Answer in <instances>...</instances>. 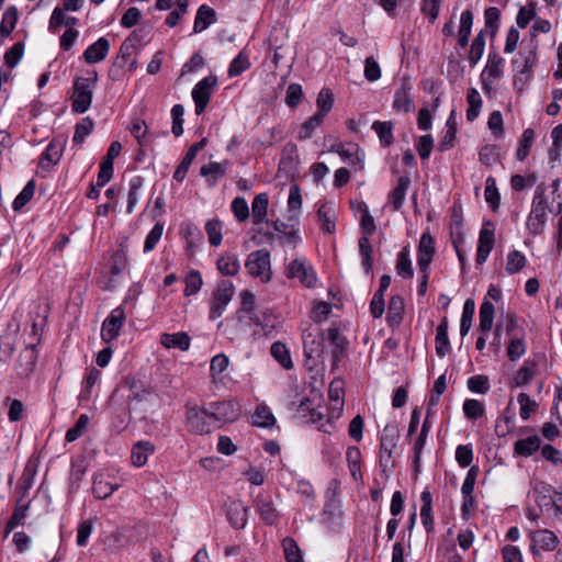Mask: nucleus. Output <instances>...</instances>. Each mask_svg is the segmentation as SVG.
Wrapping results in <instances>:
<instances>
[{
	"instance_id": "27",
	"label": "nucleus",
	"mask_w": 562,
	"mask_h": 562,
	"mask_svg": "<svg viewBox=\"0 0 562 562\" xmlns=\"http://www.w3.org/2000/svg\"><path fill=\"white\" fill-rule=\"evenodd\" d=\"M216 21V12L211 7L203 4L199 8L195 20L193 31L194 33H201L206 30L211 24Z\"/></svg>"
},
{
	"instance_id": "49",
	"label": "nucleus",
	"mask_w": 562,
	"mask_h": 562,
	"mask_svg": "<svg viewBox=\"0 0 562 562\" xmlns=\"http://www.w3.org/2000/svg\"><path fill=\"white\" fill-rule=\"evenodd\" d=\"M35 192V180L31 179L23 190L18 194L12 203V207L14 211L19 212L33 198Z\"/></svg>"
},
{
	"instance_id": "20",
	"label": "nucleus",
	"mask_w": 562,
	"mask_h": 562,
	"mask_svg": "<svg viewBox=\"0 0 562 562\" xmlns=\"http://www.w3.org/2000/svg\"><path fill=\"white\" fill-rule=\"evenodd\" d=\"M206 142V138H202L201 140L190 146L186 156L183 157L182 161L180 162V165L178 166L173 173V179L176 181L181 182L184 180L192 161L196 157V154L205 147Z\"/></svg>"
},
{
	"instance_id": "13",
	"label": "nucleus",
	"mask_w": 562,
	"mask_h": 562,
	"mask_svg": "<svg viewBox=\"0 0 562 562\" xmlns=\"http://www.w3.org/2000/svg\"><path fill=\"white\" fill-rule=\"evenodd\" d=\"M331 151L337 153L344 161L355 167L356 170L363 169L364 153L359 148L357 144H338L333 146Z\"/></svg>"
},
{
	"instance_id": "9",
	"label": "nucleus",
	"mask_w": 562,
	"mask_h": 562,
	"mask_svg": "<svg viewBox=\"0 0 562 562\" xmlns=\"http://www.w3.org/2000/svg\"><path fill=\"white\" fill-rule=\"evenodd\" d=\"M216 83L217 78L215 76H207L194 86L192 90V98L195 103V113L198 115L204 112Z\"/></svg>"
},
{
	"instance_id": "22",
	"label": "nucleus",
	"mask_w": 562,
	"mask_h": 562,
	"mask_svg": "<svg viewBox=\"0 0 562 562\" xmlns=\"http://www.w3.org/2000/svg\"><path fill=\"white\" fill-rule=\"evenodd\" d=\"M317 220L321 229L326 234H334L336 231V212L331 204L323 203L317 210Z\"/></svg>"
},
{
	"instance_id": "54",
	"label": "nucleus",
	"mask_w": 562,
	"mask_h": 562,
	"mask_svg": "<svg viewBox=\"0 0 562 562\" xmlns=\"http://www.w3.org/2000/svg\"><path fill=\"white\" fill-rule=\"evenodd\" d=\"M89 420L90 418L88 415H80L76 424L67 430L65 439L68 442H72L81 437L88 427Z\"/></svg>"
},
{
	"instance_id": "45",
	"label": "nucleus",
	"mask_w": 562,
	"mask_h": 562,
	"mask_svg": "<svg viewBox=\"0 0 562 562\" xmlns=\"http://www.w3.org/2000/svg\"><path fill=\"white\" fill-rule=\"evenodd\" d=\"M128 542L123 530H116L104 539V550L110 553L119 552Z\"/></svg>"
},
{
	"instance_id": "21",
	"label": "nucleus",
	"mask_w": 562,
	"mask_h": 562,
	"mask_svg": "<svg viewBox=\"0 0 562 562\" xmlns=\"http://www.w3.org/2000/svg\"><path fill=\"white\" fill-rule=\"evenodd\" d=\"M110 49V42L105 37H100L97 42L89 45L83 53V58L88 64H97L102 61Z\"/></svg>"
},
{
	"instance_id": "62",
	"label": "nucleus",
	"mask_w": 562,
	"mask_h": 562,
	"mask_svg": "<svg viewBox=\"0 0 562 562\" xmlns=\"http://www.w3.org/2000/svg\"><path fill=\"white\" fill-rule=\"evenodd\" d=\"M203 284L202 277L199 271L191 270L186 277L184 295L190 296L196 294Z\"/></svg>"
},
{
	"instance_id": "50",
	"label": "nucleus",
	"mask_w": 562,
	"mask_h": 562,
	"mask_svg": "<svg viewBox=\"0 0 562 562\" xmlns=\"http://www.w3.org/2000/svg\"><path fill=\"white\" fill-rule=\"evenodd\" d=\"M475 311V303L472 299H468L463 305V312L460 323V334L464 337L472 326V318Z\"/></svg>"
},
{
	"instance_id": "19",
	"label": "nucleus",
	"mask_w": 562,
	"mask_h": 562,
	"mask_svg": "<svg viewBox=\"0 0 562 562\" xmlns=\"http://www.w3.org/2000/svg\"><path fill=\"white\" fill-rule=\"evenodd\" d=\"M412 87L407 80L402 81L401 88L394 93L393 109L397 112L409 113L414 111L415 104L411 94Z\"/></svg>"
},
{
	"instance_id": "34",
	"label": "nucleus",
	"mask_w": 562,
	"mask_h": 562,
	"mask_svg": "<svg viewBox=\"0 0 562 562\" xmlns=\"http://www.w3.org/2000/svg\"><path fill=\"white\" fill-rule=\"evenodd\" d=\"M372 130L376 133L382 146L389 147L393 144V123L391 121H374Z\"/></svg>"
},
{
	"instance_id": "4",
	"label": "nucleus",
	"mask_w": 562,
	"mask_h": 562,
	"mask_svg": "<svg viewBox=\"0 0 562 562\" xmlns=\"http://www.w3.org/2000/svg\"><path fill=\"white\" fill-rule=\"evenodd\" d=\"M324 333L319 328L308 329L303 333V346L306 363L311 369L323 362L324 358Z\"/></svg>"
},
{
	"instance_id": "51",
	"label": "nucleus",
	"mask_w": 562,
	"mask_h": 562,
	"mask_svg": "<svg viewBox=\"0 0 562 562\" xmlns=\"http://www.w3.org/2000/svg\"><path fill=\"white\" fill-rule=\"evenodd\" d=\"M535 139V132L532 128H527L524 131L520 139H519V146L516 151V157L519 161H522L526 159V157L529 154V150L532 146Z\"/></svg>"
},
{
	"instance_id": "30",
	"label": "nucleus",
	"mask_w": 562,
	"mask_h": 562,
	"mask_svg": "<svg viewBox=\"0 0 562 562\" xmlns=\"http://www.w3.org/2000/svg\"><path fill=\"white\" fill-rule=\"evenodd\" d=\"M541 440L538 436H529L525 439H519L514 445V451L521 457H530L540 448Z\"/></svg>"
},
{
	"instance_id": "41",
	"label": "nucleus",
	"mask_w": 562,
	"mask_h": 562,
	"mask_svg": "<svg viewBox=\"0 0 562 562\" xmlns=\"http://www.w3.org/2000/svg\"><path fill=\"white\" fill-rule=\"evenodd\" d=\"M271 356L285 369L290 370L293 368V362L290 356V351L286 346L281 341L272 344L270 349Z\"/></svg>"
},
{
	"instance_id": "23",
	"label": "nucleus",
	"mask_w": 562,
	"mask_h": 562,
	"mask_svg": "<svg viewBox=\"0 0 562 562\" xmlns=\"http://www.w3.org/2000/svg\"><path fill=\"white\" fill-rule=\"evenodd\" d=\"M409 186L411 178L408 176H401L397 179L395 188L389 194V201L394 211L402 209Z\"/></svg>"
},
{
	"instance_id": "63",
	"label": "nucleus",
	"mask_w": 562,
	"mask_h": 562,
	"mask_svg": "<svg viewBox=\"0 0 562 562\" xmlns=\"http://www.w3.org/2000/svg\"><path fill=\"white\" fill-rule=\"evenodd\" d=\"M468 389L471 392L485 394L490 390V379L487 375L477 374L468 379Z\"/></svg>"
},
{
	"instance_id": "2",
	"label": "nucleus",
	"mask_w": 562,
	"mask_h": 562,
	"mask_svg": "<svg viewBox=\"0 0 562 562\" xmlns=\"http://www.w3.org/2000/svg\"><path fill=\"white\" fill-rule=\"evenodd\" d=\"M362 216L360 226L366 236H362L358 240L359 254L362 258V266L367 273L372 271L373 261H372V246L369 240V236L373 235L376 226L373 217L371 216L368 206L366 204L361 207Z\"/></svg>"
},
{
	"instance_id": "25",
	"label": "nucleus",
	"mask_w": 562,
	"mask_h": 562,
	"mask_svg": "<svg viewBox=\"0 0 562 562\" xmlns=\"http://www.w3.org/2000/svg\"><path fill=\"white\" fill-rule=\"evenodd\" d=\"M269 196L267 193H259L251 203L252 223L259 225L267 223Z\"/></svg>"
},
{
	"instance_id": "59",
	"label": "nucleus",
	"mask_w": 562,
	"mask_h": 562,
	"mask_svg": "<svg viewBox=\"0 0 562 562\" xmlns=\"http://www.w3.org/2000/svg\"><path fill=\"white\" fill-rule=\"evenodd\" d=\"M323 122L324 117L315 113L301 126L299 138L302 140L311 138L314 134V131L319 127Z\"/></svg>"
},
{
	"instance_id": "39",
	"label": "nucleus",
	"mask_w": 562,
	"mask_h": 562,
	"mask_svg": "<svg viewBox=\"0 0 562 562\" xmlns=\"http://www.w3.org/2000/svg\"><path fill=\"white\" fill-rule=\"evenodd\" d=\"M422 502L420 518L426 531L429 533L435 529L431 494H422Z\"/></svg>"
},
{
	"instance_id": "7",
	"label": "nucleus",
	"mask_w": 562,
	"mask_h": 562,
	"mask_svg": "<svg viewBox=\"0 0 562 562\" xmlns=\"http://www.w3.org/2000/svg\"><path fill=\"white\" fill-rule=\"evenodd\" d=\"M245 267L248 272L256 278L267 282L271 279L270 252L266 249H259L248 255Z\"/></svg>"
},
{
	"instance_id": "6",
	"label": "nucleus",
	"mask_w": 562,
	"mask_h": 562,
	"mask_svg": "<svg viewBox=\"0 0 562 562\" xmlns=\"http://www.w3.org/2000/svg\"><path fill=\"white\" fill-rule=\"evenodd\" d=\"M209 406L211 417L213 418L216 428L222 424L234 423L237 420L241 409L240 404L234 400L212 402Z\"/></svg>"
},
{
	"instance_id": "56",
	"label": "nucleus",
	"mask_w": 562,
	"mask_h": 562,
	"mask_svg": "<svg viewBox=\"0 0 562 562\" xmlns=\"http://www.w3.org/2000/svg\"><path fill=\"white\" fill-rule=\"evenodd\" d=\"M484 412V405L479 400L468 398L463 403V413L471 420L481 418Z\"/></svg>"
},
{
	"instance_id": "58",
	"label": "nucleus",
	"mask_w": 562,
	"mask_h": 562,
	"mask_svg": "<svg viewBox=\"0 0 562 562\" xmlns=\"http://www.w3.org/2000/svg\"><path fill=\"white\" fill-rule=\"evenodd\" d=\"M316 104L318 112L316 114L325 117L334 104V94L329 89H322L317 95Z\"/></svg>"
},
{
	"instance_id": "28",
	"label": "nucleus",
	"mask_w": 562,
	"mask_h": 562,
	"mask_svg": "<svg viewBox=\"0 0 562 562\" xmlns=\"http://www.w3.org/2000/svg\"><path fill=\"white\" fill-rule=\"evenodd\" d=\"M31 504L30 499H25L24 495H22L18 502L16 507L14 509L13 515L11 516L10 520L7 524V528L4 531V537L7 538L9 533L19 525H21L25 518L26 510L29 509V506Z\"/></svg>"
},
{
	"instance_id": "52",
	"label": "nucleus",
	"mask_w": 562,
	"mask_h": 562,
	"mask_svg": "<svg viewBox=\"0 0 562 562\" xmlns=\"http://www.w3.org/2000/svg\"><path fill=\"white\" fill-rule=\"evenodd\" d=\"M18 21V11L15 7H9L2 16V21L0 23V34L2 36H8L11 34L13 29L15 27Z\"/></svg>"
},
{
	"instance_id": "24",
	"label": "nucleus",
	"mask_w": 562,
	"mask_h": 562,
	"mask_svg": "<svg viewBox=\"0 0 562 562\" xmlns=\"http://www.w3.org/2000/svg\"><path fill=\"white\" fill-rule=\"evenodd\" d=\"M248 509L237 501L232 502L227 507V518L235 529H243L247 524Z\"/></svg>"
},
{
	"instance_id": "10",
	"label": "nucleus",
	"mask_w": 562,
	"mask_h": 562,
	"mask_svg": "<svg viewBox=\"0 0 562 562\" xmlns=\"http://www.w3.org/2000/svg\"><path fill=\"white\" fill-rule=\"evenodd\" d=\"M400 438V430L396 425L389 424L383 428L380 442V462L386 468L391 461L392 452Z\"/></svg>"
},
{
	"instance_id": "35",
	"label": "nucleus",
	"mask_w": 562,
	"mask_h": 562,
	"mask_svg": "<svg viewBox=\"0 0 562 562\" xmlns=\"http://www.w3.org/2000/svg\"><path fill=\"white\" fill-rule=\"evenodd\" d=\"M436 352L439 357L446 356L449 350V338H448V319L443 317L441 323L436 329Z\"/></svg>"
},
{
	"instance_id": "64",
	"label": "nucleus",
	"mask_w": 562,
	"mask_h": 562,
	"mask_svg": "<svg viewBox=\"0 0 562 562\" xmlns=\"http://www.w3.org/2000/svg\"><path fill=\"white\" fill-rule=\"evenodd\" d=\"M258 510H259L261 519L266 524L273 525L277 522L279 515L270 502L260 499L258 503Z\"/></svg>"
},
{
	"instance_id": "46",
	"label": "nucleus",
	"mask_w": 562,
	"mask_h": 562,
	"mask_svg": "<svg viewBox=\"0 0 562 562\" xmlns=\"http://www.w3.org/2000/svg\"><path fill=\"white\" fill-rule=\"evenodd\" d=\"M346 458H347L350 474L352 475L355 481H358L359 479H361V471H360L361 452H360L359 448L349 447L346 452Z\"/></svg>"
},
{
	"instance_id": "57",
	"label": "nucleus",
	"mask_w": 562,
	"mask_h": 562,
	"mask_svg": "<svg viewBox=\"0 0 562 562\" xmlns=\"http://www.w3.org/2000/svg\"><path fill=\"white\" fill-rule=\"evenodd\" d=\"M93 126L94 123L90 117H83L76 124L72 142L75 144H82L85 138L92 132Z\"/></svg>"
},
{
	"instance_id": "16",
	"label": "nucleus",
	"mask_w": 562,
	"mask_h": 562,
	"mask_svg": "<svg viewBox=\"0 0 562 562\" xmlns=\"http://www.w3.org/2000/svg\"><path fill=\"white\" fill-rule=\"evenodd\" d=\"M64 151V145L60 142L52 140L46 147L45 151L41 155L40 160L37 161V169H42L43 171H49L50 167L56 166ZM40 171L37 170V176Z\"/></svg>"
},
{
	"instance_id": "11",
	"label": "nucleus",
	"mask_w": 562,
	"mask_h": 562,
	"mask_svg": "<svg viewBox=\"0 0 562 562\" xmlns=\"http://www.w3.org/2000/svg\"><path fill=\"white\" fill-rule=\"evenodd\" d=\"M495 244V228L490 221L484 222L480 231L479 245L476 251V263L483 265L491 254Z\"/></svg>"
},
{
	"instance_id": "8",
	"label": "nucleus",
	"mask_w": 562,
	"mask_h": 562,
	"mask_svg": "<svg viewBox=\"0 0 562 562\" xmlns=\"http://www.w3.org/2000/svg\"><path fill=\"white\" fill-rule=\"evenodd\" d=\"M92 80L89 78L79 77L74 83L72 111L76 113H85L92 102Z\"/></svg>"
},
{
	"instance_id": "37",
	"label": "nucleus",
	"mask_w": 562,
	"mask_h": 562,
	"mask_svg": "<svg viewBox=\"0 0 562 562\" xmlns=\"http://www.w3.org/2000/svg\"><path fill=\"white\" fill-rule=\"evenodd\" d=\"M494 314H495L494 305L490 301L484 300L480 306L479 330L482 334H486L487 331L491 330V328L493 326Z\"/></svg>"
},
{
	"instance_id": "60",
	"label": "nucleus",
	"mask_w": 562,
	"mask_h": 562,
	"mask_svg": "<svg viewBox=\"0 0 562 562\" xmlns=\"http://www.w3.org/2000/svg\"><path fill=\"white\" fill-rule=\"evenodd\" d=\"M526 266V257L518 250H513L507 255L506 272L514 274Z\"/></svg>"
},
{
	"instance_id": "18",
	"label": "nucleus",
	"mask_w": 562,
	"mask_h": 562,
	"mask_svg": "<svg viewBox=\"0 0 562 562\" xmlns=\"http://www.w3.org/2000/svg\"><path fill=\"white\" fill-rule=\"evenodd\" d=\"M530 537L532 541L531 551L533 554H539L537 546H539L544 551H552L559 544V539L555 533L548 529L532 531Z\"/></svg>"
},
{
	"instance_id": "15",
	"label": "nucleus",
	"mask_w": 562,
	"mask_h": 562,
	"mask_svg": "<svg viewBox=\"0 0 562 562\" xmlns=\"http://www.w3.org/2000/svg\"><path fill=\"white\" fill-rule=\"evenodd\" d=\"M435 251V239L428 232H425L419 239L417 249V263L420 272H425V270H428V267L432 261Z\"/></svg>"
},
{
	"instance_id": "14",
	"label": "nucleus",
	"mask_w": 562,
	"mask_h": 562,
	"mask_svg": "<svg viewBox=\"0 0 562 562\" xmlns=\"http://www.w3.org/2000/svg\"><path fill=\"white\" fill-rule=\"evenodd\" d=\"M288 278L299 279L302 284L307 288L313 286L316 283V274L311 266H306L301 259H294L288 267Z\"/></svg>"
},
{
	"instance_id": "42",
	"label": "nucleus",
	"mask_w": 562,
	"mask_h": 562,
	"mask_svg": "<svg viewBox=\"0 0 562 562\" xmlns=\"http://www.w3.org/2000/svg\"><path fill=\"white\" fill-rule=\"evenodd\" d=\"M485 49V34L484 31H480L474 40L472 41L468 60L470 65L475 66L482 58Z\"/></svg>"
},
{
	"instance_id": "44",
	"label": "nucleus",
	"mask_w": 562,
	"mask_h": 562,
	"mask_svg": "<svg viewBox=\"0 0 562 562\" xmlns=\"http://www.w3.org/2000/svg\"><path fill=\"white\" fill-rule=\"evenodd\" d=\"M282 548L286 562H304L302 551L293 538H284L282 540Z\"/></svg>"
},
{
	"instance_id": "1",
	"label": "nucleus",
	"mask_w": 562,
	"mask_h": 562,
	"mask_svg": "<svg viewBox=\"0 0 562 562\" xmlns=\"http://www.w3.org/2000/svg\"><path fill=\"white\" fill-rule=\"evenodd\" d=\"M186 426L195 435H207L216 429L210 414V406H200L192 401L186 403Z\"/></svg>"
},
{
	"instance_id": "32",
	"label": "nucleus",
	"mask_w": 562,
	"mask_h": 562,
	"mask_svg": "<svg viewBox=\"0 0 562 562\" xmlns=\"http://www.w3.org/2000/svg\"><path fill=\"white\" fill-rule=\"evenodd\" d=\"M153 452L154 446L149 441H139L135 443L131 453L132 463L135 467H143Z\"/></svg>"
},
{
	"instance_id": "3",
	"label": "nucleus",
	"mask_w": 562,
	"mask_h": 562,
	"mask_svg": "<svg viewBox=\"0 0 562 562\" xmlns=\"http://www.w3.org/2000/svg\"><path fill=\"white\" fill-rule=\"evenodd\" d=\"M547 210L546 186L541 183L536 189L527 221V226L533 235L542 234L547 222Z\"/></svg>"
},
{
	"instance_id": "26",
	"label": "nucleus",
	"mask_w": 562,
	"mask_h": 562,
	"mask_svg": "<svg viewBox=\"0 0 562 562\" xmlns=\"http://www.w3.org/2000/svg\"><path fill=\"white\" fill-rule=\"evenodd\" d=\"M190 336L184 331H178L175 334H162L160 336V344L170 349V348H178L182 351H186L190 347Z\"/></svg>"
},
{
	"instance_id": "53",
	"label": "nucleus",
	"mask_w": 562,
	"mask_h": 562,
	"mask_svg": "<svg viewBox=\"0 0 562 562\" xmlns=\"http://www.w3.org/2000/svg\"><path fill=\"white\" fill-rule=\"evenodd\" d=\"M536 374V364L531 362H525L524 366L516 372L514 376L515 386H522L530 383Z\"/></svg>"
},
{
	"instance_id": "36",
	"label": "nucleus",
	"mask_w": 562,
	"mask_h": 562,
	"mask_svg": "<svg viewBox=\"0 0 562 562\" xmlns=\"http://www.w3.org/2000/svg\"><path fill=\"white\" fill-rule=\"evenodd\" d=\"M503 64L504 59L496 52H491L481 77L487 76L488 79L499 78L503 74Z\"/></svg>"
},
{
	"instance_id": "31",
	"label": "nucleus",
	"mask_w": 562,
	"mask_h": 562,
	"mask_svg": "<svg viewBox=\"0 0 562 562\" xmlns=\"http://www.w3.org/2000/svg\"><path fill=\"white\" fill-rule=\"evenodd\" d=\"M251 424L260 428H271L276 418L267 405H258L251 416Z\"/></svg>"
},
{
	"instance_id": "48",
	"label": "nucleus",
	"mask_w": 562,
	"mask_h": 562,
	"mask_svg": "<svg viewBox=\"0 0 562 562\" xmlns=\"http://www.w3.org/2000/svg\"><path fill=\"white\" fill-rule=\"evenodd\" d=\"M228 161L223 162H209L203 165L200 169V173L203 177H212V184H214L218 177H223L226 173Z\"/></svg>"
},
{
	"instance_id": "61",
	"label": "nucleus",
	"mask_w": 562,
	"mask_h": 562,
	"mask_svg": "<svg viewBox=\"0 0 562 562\" xmlns=\"http://www.w3.org/2000/svg\"><path fill=\"white\" fill-rule=\"evenodd\" d=\"M205 232L209 237V243L212 246H218L222 243V224L218 220H209L205 223Z\"/></svg>"
},
{
	"instance_id": "29",
	"label": "nucleus",
	"mask_w": 562,
	"mask_h": 562,
	"mask_svg": "<svg viewBox=\"0 0 562 562\" xmlns=\"http://www.w3.org/2000/svg\"><path fill=\"white\" fill-rule=\"evenodd\" d=\"M404 311V300L400 295L392 296L387 307V322L390 326H398L402 323Z\"/></svg>"
},
{
	"instance_id": "33",
	"label": "nucleus",
	"mask_w": 562,
	"mask_h": 562,
	"mask_svg": "<svg viewBox=\"0 0 562 562\" xmlns=\"http://www.w3.org/2000/svg\"><path fill=\"white\" fill-rule=\"evenodd\" d=\"M473 25V13L471 10H465L461 13L460 25L458 31V44L465 47L469 43L471 30Z\"/></svg>"
},
{
	"instance_id": "5",
	"label": "nucleus",
	"mask_w": 562,
	"mask_h": 562,
	"mask_svg": "<svg viewBox=\"0 0 562 562\" xmlns=\"http://www.w3.org/2000/svg\"><path fill=\"white\" fill-rule=\"evenodd\" d=\"M235 293V286L233 282L228 280H222L217 283L216 289L212 294L209 318L214 321L221 317L232 301Z\"/></svg>"
},
{
	"instance_id": "38",
	"label": "nucleus",
	"mask_w": 562,
	"mask_h": 562,
	"mask_svg": "<svg viewBox=\"0 0 562 562\" xmlns=\"http://www.w3.org/2000/svg\"><path fill=\"white\" fill-rule=\"evenodd\" d=\"M521 61L518 59L513 60L514 70L519 76L525 77V81H528L532 74V68L536 61V54L533 52H529L527 55L521 56Z\"/></svg>"
},
{
	"instance_id": "55",
	"label": "nucleus",
	"mask_w": 562,
	"mask_h": 562,
	"mask_svg": "<svg viewBox=\"0 0 562 562\" xmlns=\"http://www.w3.org/2000/svg\"><path fill=\"white\" fill-rule=\"evenodd\" d=\"M484 196L494 211L498 209L501 195L496 188V181L493 177H488L485 181Z\"/></svg>"
},
{
	"instance_id": "40",
	"label": "nucleus",
	"mask_w": 562,
	"mask_h": 562,
	"mask_svg": "<svg viewBox=\"0 0 562 562\" xmlns=\"http://www.w3.org/2000/svg\"><path fill=\"white\" fill-rule=\"evenodd\" d=\"M239 261L236 255L225 254L217 260V269L224 276H236L239 271Z\"/></svg>"
},
{
	"instance_id": "12",
	"label": "nucleus",
	"mask_w": 562,
	"mask_h": 562,
	"mask_svg": "<svg viewBox=\"0 0 562 562\" xmlns=\"http://www.w3.org/2000/svg\"><path fill=\"white\" fill-rule=\"evenodd\" d=\"M124 319L125 313L122 307H116L111 312V314L104 319L102 324L101 336L104 341H112L119 336Z\"/></svg>"
},
{
	"instance_id": "17",
	"label": "nucleus",
	"mask_w": 562,
	"mask_h": 562,
	"mask_svg": "<svg viewBox=\"0 0 562 562\" xmlns=\"http://www.w3.org/2000/svg\"><path fill=\"white\" fill-rule=\"evenodd\" d=\"M239 295L241 305L236 313L238 321L244 322L248 318L247 324L259 325V318L255 314L256 301L254 293L249 290H243Z\"/></svg>"
},
{
	"instance_id": "43",
	"label": "nucleus",
	"mask_w": 562,
	"mask_h": 562,
	"mask_svg": "<svg viewBox=\"0 0 562 562\" xmlns=\"http://www.w3.org/2000/svg\"><path fill=\"white\" fill-rule=\"evenodd\" d=\"M395 268L398 276L405 279L413 278L414 272L412 268V261L409 258L408 247H403L402 250L398 252Z\"/></svg>"
},
{
	"instance_id": "47",
	"label": "nucleus",
	"mask_w": 562,
	"mask_h": 562,
	"mask_svg": "<svg viewBox=\"0 0 562 562\" xmlns=\"http://www.w3.org/2000/svg\"><path fill=\"white\" fill-rule=\"evenodd\" d=\"M130 132L137 139L139 146H148L151 143V138L148 136L147 125L143 120H134L130 127Z\"/></svg>"
}]
</instances>
